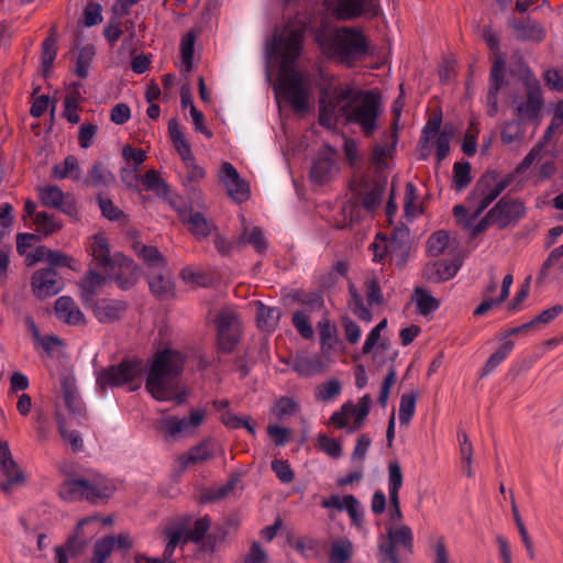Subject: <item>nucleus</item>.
I'll return each instance as SVG.
<instances>
[{
  "mask_svg": "<svg viewBox=\"0 0 563 563\" xmlns=\"http://www.w3.org/2000/svg\"><path fill=\"white\" fill-rule=\"evenodd\" d=\"M317 41L327 53L336 55L344 62L365 54L367 47L364 35L350 27H342L329 34L319 33Z\"/></svg>",
  "mask_w": 563,
  "mask_h": 563,
  "instance_id": "6",
  "label": "nucleus"
},
{
  "mask_svg": "<svg viewBox=\"0 0 563 563\" xmlns=\"http://www.w3.org/2000/svg\"><path fill=\"white\" fill-rule=\"evenodd\" d=\"M252 307L256 314L257 327L261 330L272 332L277 328L280 318L278 310L267 307L261 301L252 302Z\"/></svg>",
  "mask_w": 563,
  "mask_h": 563,
  "instance_id": "30",
  "label": "nucleus"
},
{
  "mask_svg": "<svg viewBox=\"0 0 563 563\" xmlns=\"http://www.w3.org/2000/svg\"><path fill=\"white\" fill-rule=\"evenodd\" d=\"M432 563H451L443 537L432 541Z\"/></svg>",
  "mask_w": 563,
  "mask_h": 563,
  "instance_id": "63",
  "label": "nucleus"
},
{
  "mask_svg": "<svg viewBox=\"0 0 563 563\" xmlns=\"http://www.w3.org/2000/svg\"><path fill=\"white\" fill-rule=\"evenodd\" d=\"M509 185V179H498L494 174L482 177L470 198L472 217H478Z\"/></svg>",
  "mask_w": 563,
  "mask_h": 563,
  "instance_id": "9",
  "label": "nucleus"
},
{
  "mask_svg": "<svg viewBox=\"0 0 563 563\" xmlns=\"http://www.w3.org/2000/svg\"><path fill=\"white\" fill-rule=\"evenodd\" d=\"M115 547L112 536L104 537L93 544L91 563H106Z\"/></svg>",
  "mask_w": 563,
  "mask_h": 563,
  "instance_id": "44",
  "label": "nucleus"
},
{
  "mask_svg": "<svg viewBox=\"0 0 563 563\" xmlns=\"http://www.w3.org/2000/svg\"><path fill=\"white\" fill-rule=\"evenodd\" d=\"M47 263L53 267H68L73 271L78 269V262L71 256L51 249H48Z\"/></svg>",
  "mask_w": 563,
  "mask_h": 563,
  "instance_id": "57",
  "label": "nucleus"
},
{
  "mask_svg": "<svg viewBox=\"0 0 563 563\" xmlns=\"http://www.w3.org/2000/svg\"><path fill=\"white\" fill-rule=\"evenodd\" d=\"M35 230L45 235H52L62 230L63 223L46 212H37L33 219Z\"/></svg>",
  "mask_w": 563,
  "mask_h": 563,
  "instance_id": "41",
  "label": "nucleus"
},
{
  "mask_svg": "<svg viewBox=\"0 0 563 563\" xmlns=\"http://www.w3.org/2000/svg\"><path fill=\"white\" fill-rule=\"evenodd\" d=\"M413 536L412 530L407 525H391L387 528V534L379 543V554L383 562L398 563L396 549L405 548L409 552L412 551Z\"/></svg>",
  "mask_w": 563,
  "mask_h": 563,
  "instance_id": "12",
  "label": "nucleus"
},
{
  "mask_svg": "<svg viewBox=\"0 0 563 563\" xmlns=\"http://www.w3.org/2000/svg\"><path fill=\"white\" fill-rule=\"evenodd\" d=\"M305 25L294 22L275 38L272 53L280 58V71L275 85L277 95L286 98L296 111L303 112L309 108L311 85L306 74L292 67L294 60L300 55Z\"/></svg>",
  "mask_w": 563,
  "mask_h": 563,
  "instance_id": "2",
  "label": "nucleus"
},
{
  "mask_svg": "<svg viewBox=\"0 0 563 563\" xmlns=\"http://www.w3.org/2000/svg\"><path fill=\"white\" fill-rule=\"evenodd\" d=\"M98 202L102 214L110 221H117L124 217L123 211L118 208L110 199L99 197Z\"/></svg>",
  "mask_w": 563,
  "mask_h": 563,
  "instance_id": "61",
  "label": "nucleus"
},
{
  "mask_svg": "<svg viewBox=\"0 0 563 563\" xmlns=\"http://www.w3.org/2000/svg\"><path fill=\"white\" fill-rule=\"evenodd\" d=\"M317 448L324 452L332 459H338L342 455V446L340 442L325 433H319L317 435Z\"/></svg>",
  "mask_w": 563,
  "mask_h": 563,
  "instance_id": "53",
  "label": "nucleus"
},
{
  "mask_svg": "<svg viewBox=\"0 0 563 563\" xmlns=\"http://www.w3.org/2000/svg\"><path fill=\"white\" fill-rule=\"evenodd\" d=\"M512 282H514L512 274H507L503 279L499 297L496 299H494L492 297L484 298L482 303L474 310V316H483L488 310H490L494 306H497V305L504 302L509 296V291H510Z\"/></svg>",
  "mask_w": 563,
  "mask_h": 563,
  "instance_id": "37",
  "label": "nucleus"
},
{
  "mask_svg": "<svg viewBox=\"0 0 563 563\" xmlns=\"http://www.w3.org/2000/svg\"><path fill=\"white\" fill-rule=\"evenodd\" d=\"M78 104H79V95L78 92H73L70 95H67L64 101V115L65 118L71 122L77 123L79 121V114H78Z\"/></svg>",
  "mask_w": 563,
  "mask_h": 563,
  "instance_id": "60",
  "label": "nucleus"
},
{
  "mask_svg": "<svg viewBox=\"0 0 563 563\" xmlns=\"http://www.w3.org/2000/svg\"><path fill=\"white\" fill-rule=\"evenodd\" d=\"M368 0H339L334 14L340 20H351L362 14Z\"/></svg>",
  "mask_w": 563,
  "mask_h": 563,
  "instance_id": "39",
  "label": "nucleus"
},
{
  "mask_svg": "<svg viewBox=\"0 0 563 563\" xmlns=\"http://www.w3.org/2000/svg\"><path fill=\"white\" fill-rule=\"evenodd\" d=\"M112 180V174L102 164H95L92 166L90 172V183L93 186L108 185Z\"/></svg>",
  "mask_w": 563,
  "mask_h": 563,
  "instance_id": "62",
  "label": "nucleus"
},
{
  "mask_svg": "<svg viewBox=\"0 0 563 563\" xmlns=\"http://www.w3.org/2000/svg\"><path fill=\"white\" fill-rule=\"evenodd\" d=\"M335 152L327 147L313 162L310 177L317 184H324L338 174Z\"/></svg>",
  "mask_w": 563,
  "mask_h": 563,
  "instance_id": "23",
  "label": "nucleus"
},
{
  "mask_svg": "<svg viewBox=\"0 0 563 563\" xmlns=\"http://www.w3.org/2000/svg\"><path fill=\"white\" fill-rule=\"evenodd\" d=\"M195 34L189 32L181 37L180 41V57L185 71L189 73L194 67V47Z\"/></svg>",
  "mask_w": 563,
  "mask_h": 563,
  "instance_id": "46",
  "label": "nucleus"
},
{
  "mask_svg": "<svg viewBox=\"0 0 563 563\" xmlns=\"http://www.w3.org/2000/svg\"><path fill=\"white\" fill-rule=\"evenodd\" d=\"M563 312L562 305H555L551 308H548L541 311L538 316H536L531 321L526 323V327H536L539 324H548L556 319Z\"/></svg>",
  "mask_w": 563,
  "mask_h": 563,
  "instance_id": "58",
  "label": "nucleus"
},
{
  "mask_svg": "<svg viewBox=\"0 0 563 563\" xmlns=\"http://www.w3.org/2000/svg\"><path fill=\"white\" fill-rule=\"evenodd\" d=\"M187 225L197 239H205L212 231V225L199 213L191 214L187 220Z\"/></svg>",
  "mask_w": 563,
  "mask_h": 563,
  "instance_id": "52",
  "label": "nucleus"
},
{
  "mask_svg": "<svg viewBox=\"0 0 563 563\" xmlns=\"http://www.w3.org/2000/svg\"><path fill=\"white\" fill-rule=\"evenodd\" d=\"M37 191L42 205L58 209L74 220L79 219V210L71 195L63 192L59 187L53 185L40 187Z\"/></svg>",
  "mask_w": 563,
  "mask_h": 563,
  "instance_id": "16",
  "label": "nucleus"
},
{
  "mask_svg": "<svg viewBox=\"0 0 563 563\" xmlns=\"http://www.w3.org/2000/svg\"><path fill=\"white\" fill-rule=\"evenodd\" d=\"M213 456L212 443L203 440L199 444L192 446L188 452L179 455L175 464L180 472L188 467L201 464Z\"/></svg>",
  "mask_w": 563,
  "mask_h": 563,
  "instance_id": "24",
  "label": "nucleus"
},
{
  "mask_svg": "<svg viewBox=\"0 0 563 563\" xmlns=\"http://www.w3.org/2000/svg\"><path fill=\"white\" fill-rule=\"evenodd\" d=\"M205 417V410H192L188 419H178L176 417L163 419L162 429L170 437H176L180 433H188L197 429L203 422Z\"/></svg>",
  "mask_w": 563,
  "mask_h": 563,
  "instance_id": "22",
  "label": "nucleus"
},
{
  "mask_svg": "<svg viewBox=\"0 0 563 563\" xmlns=\"http://www.w3.org/2000/svg\"><path fill=\"white\" fill-rule=\"evenodd\" d=\"M63 287V279L54 268H40L31 276V291L40 300L57 295Z\"/></svg>",
  "mask_w": 563,
  "mask_h": 563,
  "instance_id": "17",
  "label": "nucleus"
},
{
  "mask_svg": "<svg viewBox=\"0 0 563 563\" xmlns=\"http://www.w3.org/2000/svg\"><path fill=\"white\" fill-rule=\"evenodd\" d=\"M57 55V36L54 29L42 44V63L45 69L49 68Z\"/></svg>",
  "mask_w": 563,
  "mask_h": 563,
  "instance_id": "51",
  "label": "nucleus"
},
{
  "mask_svg": "<svg viewBox=\"0 0 563 563\" xmlns=\"http://www.w3.org/2000/svg\"><path fill=\"white\" fill-rule=\"evenodd\" d=\"M412 301L416 305L417 311L422 316H429L440 307V300L433 297L431 292L420 287L415 289Z\"/></svg>",
  "mask_w": 563,
  "mask_h": 563,
  "instance_id": "32",
  "label": "nucleus"
},
{
  "mask_svg": "<svg viewBox=\"0 0 563 563\" xmlns=\"http://www.w3.org/2000/svg\"><path fill=\"white\" fill-rule=\"evenodd\" d=\"M96 49L92 45H87L79 49L75 66V73L80 78H85L88 75V69L95 57Z\"/></svg>",
  "mask_w": 563,
  "mask_h": 563,
  "instance_id": "48",
  "label": "nucleus"
},
{
  "mask_svg": "<svg viewBox=\"0 0 563 563\" xmlns=\"http://www.w3.org/2000/svg\"><path fill=\"white\" fill-rule=\"evenodd\" d=\"M342 385L335 379L331 378L314 388V397L319 401H330L341 394Z\"/></svg>",
  "mask_w": 563,
  "mask_h": 563,
  "instance_id": "45",
  "label": "nucleus"
},
{
  "mask_svg": "<svg viewBox=\"0 0 563 563\" xmlns=\"http://www.w3.org/2000/svg\"><path fill=\"white\" fill-rule=\"evenodd\" d=\"M541 108V89L538 85H534L529 87L526 101L517 104L516 112L521 119H534Z\"/></svg>",
  "mask_w": 563,
  "mask_h": 563,
  "instance_id": "29",
  "label": "nucleus"
},
{
  "mask_svg": "<svg viewBox=\"0 0 563 563\" xmlns=\"http://www.w3.org/2000/svg\"><path fill=\"white\" fill-rule=\"evenodd\" d=\"M168 132L172 139V142L181 157L184 163H190V159L194 157L191 154V148L189 143L186 141L183 132L179 130L178 124L175 120H170L168 122Z\"/></svg>",
  "mask_w": 563,
  "mask_h": 563,
  "instance_id": "33",
  "label": "nucleus"
},
{
  "mask_svg": "<svg viewBox=\"0 0 563 563\" xmlns=\"http://www.w3.org/2000/svg\"><path fill=\"white\" fill-rule=\"evenodd\" d=\"M512 27L517 38L522 41L540 42L545 36L544 29L536 22H515Z\"/></svg>",
  "mask_w": 563,
  "mask_h": 563,
  "instance_id": "36",
  "label": "nucleus"
},
{
  "mask_svg": "<svg viewBox=\"0 0 563 563\" xmlns=\"http://www.w3.org/2000/svg\"><path fill=\"white\" fill-rule=\"evenodd\" d=\"M372 398L364 395L356 404L345 402L340 410L332 413L330 422L338 429L347 428L349 431L361 429L369 413Z\"/></svg>",
  "mask_w": 563,
  "mask_h": 563,
  "instance_id": "10",
  "label": "nucleus"
},
{
  "mask_svg": "<svg viewBox=\"0 0 563 563\" xmlns=\"http://www.w3.org/2000/svg\"><path fill=\"white\" fill-rule=\"evenodd\" d=\"M416 411V398L411 394H405L400 398L399 404V420L401 424L407 426Z\"/></svg>",
  "mask_w": 563,
  "mask_h": 563,
  "instance_id": "56",
  "label": "nucleus"
},
{
  "mask_svg": "<svg viewBox=\"0 0 563 563\" xmlns=\"http://www.w3.org/2000/svg\"><path fill=\"white\" fill-rule=\"evenodd\" d=\"M328 364L318 356H297L292 369L300 376L310 377L323 373Z\"/></svg>",
  "mask_w": 563,
  "mask_h": 563,
  "instance_id": "31",
  "label": "nucleus"
},
{
  "mask_svg": "<svg viewBox=\"0 0 563 563\" xmlns=\"http://www.w3.org/2000/svg\"><path fill=\"white\" fill-rule=\"evenodd\" d=\"M168 542L164 552L165 558L168 560L172 558L175 548L180 544L190 541L188 533L185 528L170 529L166 532Z\"/></svg>",
  "mask_w": 563,
  "mask_h": 563,
  "instance_id": "55",
  "label": "nucleus"
},
{
  "mask_svg": "<svg viewBox=\"0 0 563 563\" xmlns=\"http://www.w3.org/2000/svg\"><path fill=\"white\" fill-rule=\"evenodd\" d=\"M483 38L490 48V51L497 54L498 52V37L490 27L483 30ZM506 60L500 56L496 55L489 76V90L487 95V113L490 117L496 115L498 112V100L497 93L503 85L505 76Z\"/></svg>",
  "mask_w": 563,
  "mask_h": 563,
  "instance_id": "7",
  "label": "nucleus"
},
{
  "mask_svg": "<svg viewBox=\"0 0 563 563\" xmlns=\"http://www.w3.org/2000/svg\"><path fill=\"white\" fill-rule=\"evenodd\" d=\"M321 505L323 508H334L338 510L345 509L354 523L360 525L361 522L362 512L360 510V504L352 495H346L344 497L332 495L329 498L323 499Z\"/></svg>",
  "mask_w": 563,
  "mask_h": 563,
  "instance_id": "27",
  "label": "nucleus"
},
{
  "mask_svg": "<svg viewBox=\"0 0 563 563\" xmlns=\"http://www.w3.org/2000/svg\"><path fill=\"white\" fill-rule=\"evenodd\" d=\"M55 313L59 320L70 325H84L86 318L74 299L69 296L59 297L55 301Z\"/></svg>",
  "mask_w": 563,
  "mask_h": 563,
  "instance_id": "26",
  "label": "nucleus"
},
{
  "mask_svg": "<svg viewBox=\"0 0 563 563\" xmlns=\"http://www.w3.org/2000/svg\"><path fill=\"white\" fill-rule=\"evenodd\" d=\"M292 323L302 338L311 339L313 336V329L310 319L305 312H295L292 316Z\"/></svg>",
  "mask_w": 563,
  "mask_h": 563,
  "instance_id": "59",
  "label": "nucleus"
},
{
  "mask_svg": "<svg viewBox=\"0 0 563 563\" xmlns=\"http://www.w3.org/2000/svg\"><path fill=\"white\" fill-rule=\"evenodd\" d=\"M416 187L413 184L408 183L406 185L405 198H404V210L408 218H415L421 213V206L419 203Z\"/></svg>",
  "mask_w": 563,
  "mask_h": 563,
  "instance_id": "49",
  "label": "nucleus"
},
{
  "mask_svg": "<svg viewBox=\"0 0 563 563\" xmlns=\"http://www.w3.org/2000/svg\"><path fill=\"white\" fill-rule=\"evenodd\" d=\"M135 254L148 266L147 282L151 292L158 299H169L175 296V284L164 257L154 246L134 242Z\"/></svg>",
  "mask_w": 563,
  "mask_h": 563,
  "instance_id": "5",
  "label": "nucleus"
},
{
  "mask_svg": "<svg viewBox=\"0 0 563 563\" xmlns=\"http://www.w3.org/2000/svg\"><path fill=\"white\" fill-rule=\"evenodd\" d=\"M320 338V352L323 358L331 363L333 357L343 352V345L338 336V330L329 319H322L318 323Z\"/></svg>",
  "mask_w": 563,
  "mask_h": 563,
  "instance_id": "19",
  "label": "nucleus"
},
{
  "mask_svg": "<svg viewBox=\"0 0 563 563\" xmlns=\"http://www.w3.org/2000/svg\"><path fill=\"white\" fill-rule=\"evenodd\" d=\"M112 487L106 485L100 492H92L89 488V481L87 478H69L66 479L59 488V495L66 500L87 499L91 503L109 498V493Z\"/></svg>",
  "mask_w": 563,
  "mask_h": 563,
  "instance_id": "15",
  "label": "nucleus"
},
{
  "mask_svg": "<svg viewBox=\"0 0 563 563\" xmlns=\"http://www.w3.org/2000/svg\"><path fill=\"white\" fill-rule=\"evenodd\" d=\"M383 111L376 93L363 91L347 85L333 88L320 98L319 122L329 129L339 118L358 124L366 135L377 129V120Z\"/></svg>",
  "mask_w": 563,
  "mask_h": 563,
  "instance_id": "1",
  "label": "nucleus"
},
{
  "mask_svg": "<svg viewBox=\"0 0 563 563\" xmlns=\"http://www.w3.org/2000/svg\"><path fill=\"white\" fill-rule=\"evenodd\" d=\"M460 268L457 260L438 261L423 267L422 277L430 283H442L454 277Z\"/></svg>",
  "mask_w": 563,
  "mask_h": 563,
  "instance_id": "25",
  "label": "nucleus"
},
{
  "mask_svg": "<svg viewBox=\"0 0 563 563\" xmlns=\"http://www.w3.org/2000/svg\"><path fill=\"white\" fill-rule=\"evenodd\" d=\"M95 317L103 323L113 322L125 311V303L122 301L102 299L92 305Z\"/></svg>",
  "mask_w": 563,
  "mask_h": 563,
  "instance_id": "28",
  "label": "nucleus"
},
{
  "mask_svg": "<svg viewBox=\"0 0 563 563\" xmlns=\"http://www.w3.org/2000/svg\"><path fill=\"white\" fill-rule=\"evenodd\" d=\"M525 211L526 208L521 201L504 198L488 212L481 224L473 230V234L482 232L488 224L505 228L520 219Z\"/></svg>",
  "mask_w": 563,
  "mask_h": 563,
  "instance_id": "11",
  "label": "nucleus"
},
{
  "mask_svg": "<svg viewBox=\"0 0 563 563\" xmlns=\"http://www.w3.org/2000/svg\"><path fill=\"white\" fill-rule=\"evenodd\" d=\"M298 410L299 404L294 398L282 397L275 401L271 412L276 419L282 420L285 417L295 415Z\"/></svg>",
  "mask_w": 563,
  "mask_h": 563,
  "instance_id": "47",
  "label": "nucleus"
},
{
  "mask_svg": "<svg viewBox=\"0 0 563 563\" xmlns=\"http://www.w3.org/2000/svg\"><path fill=\"white\" fill-rule=\"evenodd\" d=\"M112 522L113 519L111 517H89L80 520L76 527L74 536H71L67 541L68 551L71 553H81L88 542L101 533L102 527L111 526Z\"/></svg>",
  "mask_w": 563,
  "mask_h": 563,
  "instance_id": "13",
  "label": "nucleus"
},
{
  "mask_svg": "<svg viewBox=\"0 0 563 563\" xmlns=\"http://www.w3.org/2000/svg\"><path fill=\"white\" fill-rule=\"evenodd\" d=\"M251 244L258 253L267 250L268 243L262 229L257 227H244L239 238L238 245Z\"/></svg>",
  "mask_w": 563,
  "mask_h": 563,
  "instance_id": "34",
  "label": "nucleus"
},
{
  "mask_svg": "<svg viewBox=\"0 0 563 563\" xmlns=\"http://www.w3.org/2000/svg\"><path fill=\"white\" fill-rule=\"evenodd\" d=\"M86 251L91 256L93 263L103 268L108 269V267L114 268L118 266L120 269H125L128 272V278H122L121 275L115 277V283L122 289L131 288L139 279V272L133 261L126 258L121 254L114 255L111 257V250L109 240L104 232H97L87 239L86 242Z\"/></svg>",
  "mask_w": 563,
  "mask_h": 563,
  "instance_id": "4",
  "label": "nucleus"
},
{
  "mask_svg": "<svg viewBox=\"0 0 563 563\" xmlns=\"http://www.w3.org/2000/svg\"><path fill=\"white\" fill-rule=\"evenodd\" d=\"M219 178L227 188L228 195L236 202H243L250 197V188L243 180L236 168L229 162L221 165Z\"/></svg>",
  "mask_w": 563,
  "mask_h": 563,
  "instance_id": "18",
  "label": "nucleus"
},
{
  "mask_svg": "<svg viewBox=\"0 0 563 563\" xmlns=\"http://www.w3.org/2000/svg\"><path fill=\"white\" fill-rule=\"evenodd\" d=\"M451 247L449 233L445 231H437L428 240L427 251L431 256L444 254Z\"/></svg>",
  "mask_w": 563,
  "mask_h": 563,
  "instance_id": "43",
  "label": "nucleus"
},
{
  "mask_svg": "<svg viewBox=\"0 0 563 563\" xmlns=\"http://www.w3.org/2000/svg\"><path fill=\"white\" fill-rule=\"evenodd\" d=\"M272 468L280 482L285 484L292 482L295 474L287 461L275 460L272 462Z\"/></svg>",
  "mask_w": 563,
  "mask_h": 563,
  "instance_id": "64",
  "label": "nucleus"
},
{
  "mask_svg": "<svg viewBox=\"0 0 563 563\" xmlns=\"http://www.w3.org/2000/svg\"><path fill=\"white\" fill-rule=\"evenodd\" d=\"M404 477L400 465L397 462L389 463L388 465V489L391 508L389 510V518L391 522H399L402 519L400 509L399 489L402 486Z\"/></svg>",
  "mask_w": 563,
  "mask_h": 563,
  "instance_id": "21",
  "label": "nucleus"
},
{
  "mask_svg": "<svg viewBox=\"0 0 563 563\" xmlns=\"http://www.w3.org/2000/svg\"><path fill=\"white\" fill-rule=\"evenodd\" d=\"M219 345L224 351H231L238 343L241 334V324L235 311L222 309L216 320Z\"/></svg>",
  "mask_w": 563,
  "mask_h": 563,
  "instance_id": "14",
  "label": "nucleus"
},
{
  "mask_svg": "<svg viewBox=\"0 0 563 563\" xmlns=\"http://www.w3.org/2000/svg\"><path fill=\"white\" fill-rule=\"evenodd\" d=\"M472 180L471 165L467 162H457L453 168V184L457 190L465 188Z\"/></svg>",
  "mask_w": 563,
  "mask_h": 563,
  "instance_id": "54",
  "label": "nucleus"
},
{
  "mask_svg": "<svg viewBox=\"0 0 563 563\" xmlns=\"http://www.w3.org/2000/svg\"><path fill=\"white\" fill-rule=\"evenodd\" d=\"M106 278L90 271L80 282L81 299L86 303H90L93 296L103 287Z\"/></svg>",
  "mask_w": 563,
  "mask_h": 563,
  "instance_id": "35",
  "label": "nucleus"
},
{
  "mask_svg": "<svg viewBox=\"0 0 563 563\" xmlns=\"http://www.w3.org/2000/svg\"><path fill=\"white\" fill-rule=\"evenodd\" d=\"M143 372L142 362L139 360L123 361L119 365L110 366L98 375V384L106 386L130 385L131 390L140 387V378Z\"/></svg>",
  "mask_w": 563,
  "mask_h": 563,
  "instance_id": "8",
  "label": "nucleus"
},
{
  "mask_svg": "<svg viewBox=\"0 0 563 563\" xmlns=\"http://www.w3.org/2000/svg\"><path fill=\"white\" fill-rule=\"evenodd\" d=\"M52 174L56 179H79L80 167L75 156H67L64 162L56 164L52 168Z\"/></svg>",
  "mask_w": 563,
  "mask_h": 563,
  "instance_id": "40",
  "label": "nucleus"
},
{
  "mask_svg": "<svg viewBox=\"0 0 563 563\" xmlns=\"http://www.w3.org/2000/svg\"><path fill=\"white\" fill-rule=\"evenodd\" d=\"M353 555V543L346 538L332 542L329 550V563H346Z\"/></svg>",
  "mask_w": 563,
  "mask_h": 563,
  "instance_id": "38",
  "label": "nucleus"
},
{
  "mask_svg": "<svg viewBox=\"0 0 563 563\" xmlns=\"http://www.w3.org/2000/svg\"><path fill=\"white\" fill-rule=\"evenodd\" d=\"M0 466L5 477V482L1 484L3 492L9 493L13 486L24 482V474L13 461L7 442H0Z\"/></svg>",
  "mask_w": 563,
  "mask_h": 563,
  "instance_id": "20",
  "label": "nucleus"
},
{
  "mask_svg": "<svg viewBox=\"0 0 563 563\" xmlns=\"http://www.w3.org/2000/svg\"><path fill=\"white\" fill-rule=\"evenodd\" d=\"M185 356L179 351L166 347L157 352L148 368L145 387L158 401L176 399L181 404L184 399L178 395L180 376Z\"/></svg>",
  "mask_w": 563,
  "mask_h": 563,
  "instance_id": "3",
  "label": "nucleus"
},
{
  "mask_svg": "<svg viewBox=\"0 0 563 563\" xmlns=\"http://www.w3.org/2000/svg\"><path fill=\"white\" fill-rule=\"evenodd\" d=\"M142 184L146 190L153 191L157 196H165L168 191L166 183L154 169H150L145 173L142 178Z\"/></svg>",
  "mask_w": 563,
  "mask_h": 563,
  "instance_id": "50",
  "label": "nucleus"
},
{
  "mask_svg": "<svg viewBox=\"0 0 563 563\" xmlns=\"http://www.w3.org/2000/svg\"><path fill=\"white\" fill-rule=\"evenodd\" d=\"M383 189L378 185L365 186L364 189H358L356 192V200L361 202L367 211L374 210L380 201Z\"/></svg>",
  "mask_w": 563,
  "mask_h": 563,
  "instance_id": "42",
  "label": "nucleus"
}]
</instances>
